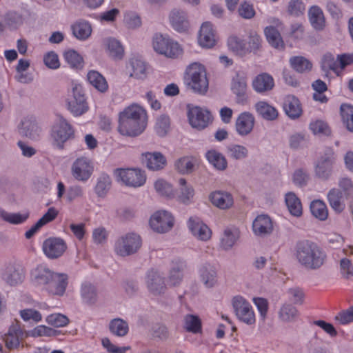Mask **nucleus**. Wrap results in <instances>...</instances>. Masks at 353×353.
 Listing matches in <instances>:
<instances>
[{
  "label": "nucleus",
  "mask_w": 353,
  "mask_h": 353,
  "mask_svg": "<svg viewBox=\"0 0 353 353\" xmlns=\"http://www.w3.org/2000/svg\"><path fill=\"white\" fill-rule=\"evenodd\" d=\"M83 302L88 305H94L97 301L96 288L90 283H83L81 288Z\"/></svg>",
  "instance_id": "41"
},
{
  "label": "nucleus",
  "mask_w": 353,
  "mask_h": 353,
  "mask_svg": "<svg viewBox=\"0 0 353 353\" xmlns=\"http://www.w3.org/2000/svg\"><path fill=\"white\" fill-rule=\"evenodd\" d=\"M188 117L190 125L199 130L206 128L212 117L208 110L198 106L189 108Z\"/></svg>",
  "instance_id": "12"
},
{
  "label": "nucleus",
  "mask_w": 353,
  "mask_h": 353,
  "mask_svg": "<svg viewBox=\"0 0 353 353\" xmlns=\"http://www.w3.org/2000/svg\"><path fill=\"white\" fill-rule=\"evenodd\" d=\"M54 273V272L44 266H37L31 272V281L35 286L41 287L43 290H46Z\"/></svg>",
  "instance_id": "18"
},
{
  "label": "nucleus",
  "mask_w": 353,
  "mask_h": 353,
  "mask_svg": "<svg viewBox=\"0 0 353 353\" xmlns=\"http://www.w3.org/2000/svg\"><path fill=\"white\" fill-rule=\"evenodd\" d=\"M294 256L299 263L307 270H317L325 263L326 254L315 243L308 240L298 241Z\"/></svg>",
  "instance_id": "2"
},
{
  "label": "nucleus",
  "mask_w": 353,
  "mask_h": 353,
  "mask_svg": "<svg viewBox=\"0 0 353 353\" xmlns=\"http://www.w3.org/2000/svg\"><path fill=\"white\" fill-rule=\"evenodd\" d=\"M143 161L151 170L163 169L166 164L165 157L160 152H146L143 154Z\"/></svg>",
  "instance_id": "24"
},
{
  "label": "nucleus",
  "mask_w": 353,
  "mask_h": 353,
  "mask_svg": "<svg viewBox=\"0 0 353 353\" xmlns=\"http://www.w3.org/2000/svg\"><path fill=\"white\" fill-rule=\"evenodd\" d=\"M254 124V116L248 112L239 114L236 121V130L241 136L248 135L251 132Z\"/></svg>",
  "instance_id": "22"
},
{
  "label": "nucleus",
  "mask_w": 353,
  "mask_h": 353,
  "mask_svg": "<svg viewBox=\"0 0 353 353\" xmlns=\"http://www.w3.org/2000/svg\"><path fill=\"white\" fill-rule=\"evenodd\" d=\"M268 43L275 48L283 47V41L279 32L272 26L266 27L264 30Z\"/></svg>",
  "instance_id": "44"
},
{
  "label": "nucleus",
  "mask_w": 353,
  "mask_h": 353,
  "mask_svg": "<svg viewBox=\"0 0 353 353\" xmlns=\"http://www.w3.org/2000/svg\"><path fill=\"white\" fill-rule=\"evenodd\" d=\"M334 152L332 148H327L324 154L317 161L315 165V174L321 179H327L332 172L334 162Z\"/></svg>",
  "instance_id": "13"
},
{
  "label": "nucleus",
  "mask_w": 353,
  "mask_h": 353,
  "mask_svg": "<svg viewBox=\"0 0 353 353\" xmlns=\"http://www.w3.org/2000/svg\"><path fill=\"white\" fill-rule=\"evenodd\" d=\"M0 216L6 221L12 224L22 223L28 217V214L9 213L4 210H0Z\"/></svg>",
  "instance_id": "54"
},
{
  "label": "nucleus",
  "mask_w": 353,
  "mask_h": 353,
  "mask_svg": "<svg viewBox=\"0 0 353 353\" xmlns=\"http://www.w3.org/2000/svg\"><path fill=\"white\" fill-rule=\"evenodd\" d=\"M23 278L24 272L20 265H8L2 274V279L12 286L22 283Z\"/></svg>",
  "instance_id": "20"
},
{
  "label": "nucleus",
  "mask_w": 353,
  "mask_h": 353,
  "mask_svg": "<svg viewBox=\"0 0 353 353\" xmlns=\"http://www.w3.org/2000/svg\"><path fill=\"white\" fill-rule=\"evenodd\" d=\"M172 28L179 32H184L188 30L189 21L186 14L181 10H173L170 15Z\"/></svg>",
  "instance_id": "26"
},
{
  "label": "nucleus",
  "mask_w": 353,
  "mask_h": 353,
  "mask_svg": "<svg viewBox=\"0 0 353 353\" xmlns=\"http://www.w3.org/2000/svg\"><path fill=\"white\" fill-rule=\"evenodd\" d=\"M67 248L65 241L60 238H49L43 244L44 254L50 259H57L63 255Z\"/></svg>",
  "instance_id": "14"
},
{
  "label": "nucleus",
  "mask_w": 353,
  "mask_h": 353,
  "mask_svg": "<svg viewBox=\"0 0 353 353\" xmlns=\"http://www.w3.org/2000/svg\"><path fill=\"white\" fill-rule=\"evenodd\" d=\"M142 240L136 233H128L117 240L114 251L117 254L126 256L137 252L141 248Z\"/></svg>",
  "instance_id": "6"
},
{
  "label": "nucleus",
  "mask_w": 353,
  "mask_h": 353,
  "mask_svg": "<svg viewBox=\"0 0 353 353\" xmlns=\"http://www.w3.org/2000/svg\"><path fill=\"white\" fill-rule=\"evenodd\" d=\"M254 90L259 93H263L273 89L274 81L273 77L268 73L258 74L252 81Z\"/></svg>",
  "instance_id": "25"
},
{
  "label": "nucleus",
  "mask_w": 353,
  "mask_h": 353,
  "mask_svg": "<svg viewBox=\"0 0 353 353\" xmlns=\"http://www.w3.org/2000/svg\"><path fill=\"white\" fill-rule=\"evenodd\" d=\"M21 334V329L17 325L10 327L4 337V341L8 349L13 350L19 347Z\"/></svg>",
  "instance_id": "34"
},
{
  "label": "nucleus",
  "mask_w": 353,
  "mask_h": 353,
  "mask_svg": "<svg viewBox=\"0 0 353 353\" xmlns=\"http://www.w3.org/2000/svg\"><path fill=\"white\" fill-rule=\"evenodd\" d=\"M68 284V276L67 274L54 272L45 290L52 295L63 296Z\"/></svg>",
  "instance_id": "15"
},
{
  "label": "nucleus",
  "mask_w": 353,
  "mask_h": 353,
  "mask_svg": "<svg viewBox=\"0 0 353 353\" xmlns=\"http://www.w3.org/2000/svg\"><path fill=\"white\" fill-rule=\"evenodd\" d=\"M57 335V331L48 326L41 325L35 327L32 330V336H54Z\"/></svg>",
  "instance_id": "62"
},
{
  "label": "nucleus",
  "mask_w": 353,
  "mask_h": 353,
  "mask_svg": "<svg viewBox=\"0 0 353 353\" xmlns=\"http://www.w3.org/2000/svg\"><path fill=\"white\" fill-rule=\"evenodd\" d=\"M112 186V181L109 175L102 173L97 179L94 187L95 193L100 197L105 196Z\"/></svg>",
  "instance_id": "42"
},
{
  "label": "nucleus",
  "mask_w": 353,
  "mask_h": 353,
  "mask_svg": "<svg viewBox=\"0 0 353 353\" xmlns=\"http://www.w3.org/2000/svg\"><path fill=\"white\" fill-rule=\"evenodd\" d=\"M341 116L347 130L353 132V105L343 103L340 108Z\"/></svg>",
  "instance_id": "49"
},
{
  "label": "nucleus",
  "mask_w": 353,
  "mask_h": 353,
  "mask_svg": "<svg viewBox=\"0 0 353 353\" xmlns=\"http://www.w3.org/2000/svg\"><path fill=\"white\" fill-rule=\"evenodd\" d=\"M185 267V263L180 260L173 263V265L168 276V285L175 286L180 283L183 278L182 272Z\"/></svg>",
  "instance_id": "38"
},
{
  "label": "nucleus",
  "mask_w": 353,
  "mask_h": 353,
  "mask_svg": "<svg viewBox=\"0 0 353 353\" xmlns=\"http://www.w3.org/2000/svg\"><path fill=\"white\" fill-rule=\"evenodd\" d=\"M188 85L195 92L205 94L208 89V80L206 71L201 64L194 63L186 70Z\"/></svg>",
  "instance_id": "4"
},
{
  "label": "nucleus",
  "mask_w": 353,
  "mask_h": 353,
  "mask_svg": "<svg viewBox=\"0 0 353 353\" xmlns=\"http://www.w3.org/2000/svg\"><path fill=\"white\" fill-rule=\"evenodd\" d=\"M153 48L157 52L171 59L179 58L183 52L178 42L161 34H157L154 37Z\"/></svg>",
  "instance_id": "5"
},
{
  "label": "nucleus",
  "mask_w": 353,
  "mask_h": 353,
  "mask_svg": "<svg viewBox=\"0 0 353 353\" xmlns=\"http://www.w3.org/2000/svg\"><path fill=\"white\" fill-rule=\"evenodd\" d=\"M210 200L213 205L221 209H227L233 204V198L230 193L215 191L210 194Z\"/></svg>",
  "instance_id": "28"
},
{
  "label": "nucleus",
  "mask_w": 353,
  "mask_h": 353,
  "mask_svg": "<svg viewBox=\"0 0 353 353\" xmlns=\"http://www.w3.org/2000/svg\"><path fill=\"white\" fill-rule=\"evenodd\" d=\"M188 228L192 234L201 241H207L212 235L211 230L198 217H190L188 222Z\"/></svg>",
  "instance_id": "16"
},
{
  "label": "nucleus",
  "mask_w": 353,
  "mask_h": 353,
  "mask_svg": "<svg viewBox=\"0 0 353 353\" xmlns=\"http://www.w3.org/2000/svg\"><path fill=\"white\" fill-rule=\"evenodd\" d=\"M310 211L314 216L325 221L328 216V210L325 203L320 200L313 201L310 204Z\"/></svg>",
  "instance_id": "45"
},
{
  "label": "nucleus",
  "mask_w": 353,
  "mask_h": 353,
  "mask_svg": "<svg viewBox=\"0 0 353 353\" xmlns=\"http://www.w3.org/2000/svg\"><path fill=\"white\" fill-rule=\"evenodd\" d=\"M341 198V192L336 189H332L327 194V199L330 206L336 212H341L343 210Z\"/></svg>",
  "instance_id": "53"
},
{
  "label": "nucleus",
  "mask_w": 353,
  "mask_h": 353,
  "mask_svg": "<svg viewBox=\"0 0 353 353\" xmlns=\"http://www.w3.org/2000/svg\"><path fill=\"white\" fill-rule=\"evenodd\" d=\"M239 230L236 228H226L221 239V246L224 250L230 249L239 237Z\"/></svg>",
  "instance_id": "37"
},
{
  "label": "nucleus",
  "mask_w": 353,
  "mask_h": 353,
  "mask_svg": "<svg viewBox=\"0 0 353 353\" xmlns=\"http://www.w3.org/2000/svg\"><path fill=\"white\" fill-rule=\"evenodd\" d=\"M290 62L292 68L301 73L310 71L312 68V63L301 56L292 57Z\"/></svg>",
  "instance_id": "50"
},
{
  "label": "nucleus",
  "mask_w": 353,
  "mask_h": 353,
  "mask_svg": "<svg viewBox=\"0 0 353 353\" xmlns=\"http://www.w3.org/2000/svg\"><path fill=\"white\" fill-rule=\"evenodd\" d=\"M146 283L148 290L154 296L163 293L165 290V285L163 278L158 272L154 270L148 272L146 277Z\"/></svg>",
  "instance_id": "21"
},
{
  "label": "nucleus",
  "mask_w": 353,
  "mask_h": 353,
  "mask_svg": "<svg viewBox=\"0 0 353 353\" xmlns=\"http://www.w3.org/2000/svg\"><path fill=\"white\" fill-rule=\"evenodd\" d=\"M72 33L74 37L80 40L87 39L92 33V27L88 22L77 21L72 26Z\"/></svg>",
  "instance_id": "39"
},
{
  "label": "nucleus",
  "mask_w": 353,
  "mask_h": 353,
  "mask_svg": "<svg viewBox=\"0 0 353 353\" xmlns=\"http://www.w3.org/2000/svg\"><path fill=\"white\" fill-rule=\"evenodd\" d=\"M72 96L67 99L68 110L74 117L81 116L89 109L85 94L77 86L72 88Z\"/></svg>",
  "instance_id": "8"
},
{
  "label": "nucleus",
  "mask_w": 353,
  "mask_h": 353,
  "mask_svg": "<svg viewBox=\"0 0 353 353\" xmlns=\"http://www.w3.org/2000/svg\"><path fill=\"white\" fill-rule=\"evenodd\" d=\"M115 174L126 185L134 188L143 185L146 180L144 172L139 169H117Z\"/></svg>",
  "instance_id": "9"
},
{
  "label": "nucleus",
  "mask_w": 353,
  "mask_h": 353,
  "mask_svg": "<svg viewBox=\"0 0 353 353\" xmlns=\"http://www.w3.org/2000/svg\"><path fill=\"white\" fill-rule=\"evenodd\" d=\"M147 125V114L137 105H131L120 112L117 130L124 137H135L140 135Z\"/></svg>",
  "instance_id": "1"
},
{
  "label": "nucleus",
  "mask_w": 353,
  "mask_h": 353,
  "mask_svg": "<svg viewBox=\"0 0 353 353\" xmlns=\"http://www.w3.org/2000/svg\"><path fill=\"white\" fill-rule=\"evenodd\" d=\"M309 20L312 27L318 30H323L325 21L322 10L317 6H312L308 12Z\"/></svg>",
  "instance_id": "31"
},
{
  "label": "nucleus",
  "mask_w": 353,
  "mask_h": 353,
  "mask_svg": "<svg viewBox=\"0 0 353 353\" xmlns=\"http://www.w3.org/2000/svg\"><path fill=\"white\" fill-rule=\"evenodd\" d=\"M46 321L54 327H61L68 324L69 319L65 315L55 313L48 315L46 319Z\"/></svg>",
  "instance_id": "59"
},
{
  "label": "nucleus",
  "mask_w": 353,
  "mask_h": 353,
  "mask_svg": "<svg viewBox=\"0 0 353 353\" xmlns=\"http://www.w3.org/2000/svg\"><path fill=\"white\" fill-rule=\"evenodd\" d=\"M65 61L73 68H81L83 65V57L75 50H68L63 54Z\"/></svg>",
  "instance_id": "52"
},
{
  "label": "nucleus",
  "mask_w": 353,
  "mask_h": 353,
  "mask_svg": "<svg viewBox=\"0 0 353 353\" xmlns=\"http://www.w3.org/2000/svg\"><path fill=\"white\" fill-rule=\"evenodd\" d=\"M180 192L177 195L178 200L183 203H188L193 198L194 192L191 186L187 185L185 179H180L179 181Z\"/></svg>",
  "instance_id": "46"
},
{
  "label": "nucleus",
  "mask_w": 353,
  "mask_h": 353,
  "mask_svg": "<svg viewBox=\"0 0 353 353\" xmlns=\"http://www.w3.org/2000/svg\"><path fill=\"white\" fill-rule=\"evenodd\" d=\"M232 306L238 319L247 325H254L256 322L255 314L250 303L241 296L232 299Z\"/></svg>",
  "instance_id": "7"
},
{
  "label": "nucleus",
  "mask_w": 353,
  "mask_h": 353,
  "mask_svg": "<svg viewBox=\"0 0 353 353\" xmlns=\"http://www.w3.org/2000/svg\"><path fill=\"white\" fill-rule=\"evenodd\" d=\"M310 129L314 134L329 135L330 130L327 124L323 121L317 120L310 124Z\"/></svg>",
  "instance_id": "63"
},
{
  "label": "nucleus",
  "mask_w": 353,
  "mask_h": 353,
  "mask_svg": "<svg viewBox=\"0 0 353 353\" xmlns=\"http://www.w3.org/2000/svg\"><path fill=\"white\" fill-rule=\"evenodd\" d=\"M105 50L111 58L120 60L124 56V48L121 43L114 38H108L105 41Z\"/></svg>",
  "instance_id": "29"
},
{
  "label": "nucleus",
  "mask_w": 353,
  "mask_h": 353,
  "mask_svg": "<svg viewBox=\"0 0 353 353\" xmlns=\"http://www.w3.org/2000/svg\"><path fill=\"white\" fill-rule=\"evenodd\" d=\"M256 112L266 120H274L278 117L276 109L265 101H259L255 105Z\"/></svg>",
  "instance_id": "43"
},
{
  "label": "nucleus",
  "mask_w": 353,
  "mask_h": 353,
  "mask_svg": "<svg viewBox=\"0 0 353 353\" xmlns=\"http://www.w3.org/2000/svg\"><path fill=\"white\" fill-rule=\"evenodd\" d=\"M175 168L181 174L190 173L193 170L194 164L190 157H184L179 159L175 162Z\"/></svg>",
  "instance_id": "56"
},
{
  "label": "nucleus",
  "mask_w": 353,
  "mask_h": 353,
  "mask_svg": "<svg viewBox=\"0 0 353 353\" xmlns=\"http://www.w3.org/2000/svg\"><path fill=\"white\" fill-rule=\"evenodd\" d=\"M170 127V119L168 117L161 115L159 117L156 122L155 130L159 136H164Z\"/></svg>",
  "instance_id": "64"
},
{
  "label": "nucleus",
  "mask_w": 353,
  "mask_h": 353,
  "mask_svg": "<svg viewBox=\"0 0 353 353\" xmlns=\"http://www.w3.org/2000/svg\"><path fill=\"white\" fill-rule=\"evenodd\" d=\"M198 42L203 48H210L215 45V33L210 22H204L200 28Z\"/></svg>",
  "instance_id": "19"
},
{
  "label": "nucleus",
  "mask_w": 353,
  "mask_h": 353,
  "mask_svg": "<svg viewBox=\"0 0 353 353\" xmlns=\"http://www.w3.org/2000/svg\"><path fill=\"white\" fill-rule=\"evenodd\" d=\"M39 128L32 117L25 118L19 127V132L21 136L35 139L38 136Z\"/></svg>",
  "instance_id": "30"
},
{
  "label": "nucleus",
  "mask_w": 353,
  "mask_h": 353,
  "mask_svg": "<svg viewBox=\"0 0 353 353\" xmlns=\"http://www.w3.org/2000/svg\"><path fill=\"white\" fill-rule=\"evenodd\" d=\"M283 110L286 114L292 119L298 118L302 114V108L299 100L292 95L285 97L283 103Z\"/></svg>",
  "instance_id": "27"
},
{
  "label": "nucleus",
  "mask_w": 353,
  "mask_h": 353,
  "mask_svg": "<svg viewBox=\"0 0 353 353\" xmlns=\"http://www.w3.org/2000/svg\"><path fill=\"white\" fill-rule=\"evenodd\" d=\"M200 276L207 288H212L216 283V269L210 264L205 265L201 268Z\"/></svg>",
  "instance_id": "36"
},
{
  "label": "nucleus",
  "mask_w": 353,
  "mask_h": 353,
  "mask_svg": "<svg viewBox=\"0 0 353 353\" xmlns=\"http://www.w3.org/2000/svg\"><path fill=\"white\" fill-rule=\"evenodd\" d=\"M109 327L110 332L118 336H125L129 330L128 323L119 318L112 320Z\"/></svg>",
  "instance_id": "47"
},
{
  "label": "nucleus",
  "mask_w": 353,
  "mask_h": 353,
  "mask_svg": "<svg viewBox=\"0 0 353 353\" xmlns=\"http://www.w3.org/2000/svg\"><path fill=\"white\" fill-rule=\"evenodd\" d=\"M89 83L97 90L104 92L108 88V83L103 76L99 72L91 70L87 75Z\"/></svg>",
  "instance_id": "40"
},
{
  "label": "nucleus",
  "mask_w": 353,
  "mask_h": 353,
  "mask_svg": "<svg viewBox=\"0 0 353 353\" xmlns=\"http://www.w3.org/2000/svg\"><path fill=\"white\" fill-rule=\"evenodd\" d=\"M130 65L132 69L131 77L138 79H143L147 77V65L139 58H131L130 59Z\"/></svg>",
  "instance_id": "35"
},
{
  "label": "nucleus",
  "mask_w": 353,
  "mask_h": 353,
  "mask_svg": "<svg viewBox=\"0 0 353 353\" xmlns=\"http://www.w3.org/2000/svg\"><path fill=\"white\" fill-rule=\"evenodd\" d=\"M285 202L290 213L292 216L299 217L302 215L301 202L294 192H290L285 194Z\"/></svg>",
  "instance_id": "32"
},
{
  "label": "nucleus",
  "mask_w": 353,
  "mask_h": 353,
  "mask_svg": "<svg viewBox=\"0 0 353 353\" xmlns=\"http://www.w3.org/2000/svg\"><path fill=\"white\" fill-rule=\"evenodd\" d=\"M299 313L296 308L290 305H283L279 312V319L284 322H291L298 317Z\"/></svg>",
  "instance_id": "51"
},
{
  "label": "nucleus",
  "mask_w": 353,
  "mask_h": 353,
  "mask_svg": "<svg viewBox=\"0 0 353 353\" xmlns=\"http://www.w3.org/2000/svg\"><path fill=\"white\" fill-rule=\"evenodd\" d=\"M252 230L255 235L264 236L273 231V223L270 217L265 214L257 216L252 223Z\"/></svg>",
  "instance_id": "17"
},
{
  "label": "nucleus",
  "mask_w": 353,
  "mask_h": 353,
  "mask_svg": "<svg viewBox=\"0 0 353 353\" xmlns=\"http://www.w3.org/2000/svg\"><path fill=\"white\" fill-rule=\"evenodd\" d=\"M231 89L236 95V103L242 105L247 103V83L244 78L239 77V75L233 78Z\"/></svg>",
  "instance_id": "23"
},
{
  "label": "nucleus",
  "mask_w": 353,
  "mask_h": 353,
  "mask_svg": "<svg viewBox=\"0 0 353 353\" xmlns=\"http://www.w3.org/2000/svg\"><path fill=\"white\" fill-rule=\"evenodd\" d=\"M321 68L324 71L332 70L337 72L339 71L338 59L336 60L332 54L326 53L322 57Z\"/></svg>",
  "instance_id": "55"
},
{
  "label": "nucleus",
  "mask_w": 353,
  "mask_h": 353,
  "mask_svg": "<svg viewBox=\"0 0 353 353\" xmlns=\"http://www.w3.org/2000/svg\"><path fill=\"white\" fill-rule=\"evenodd\" d=\"M150 225L157 232L165 233L172 228L174 217L167 211H158L151 216Z\"/></svg>",
  "instance_id": "10"
},
{
  "label": "nucleus",
  "mask_w": 353,
  "mask_h": 353,
  "mask_svg": "<svg viewBox=\"0 0 353 353\" xmlns=\"http://www.w3.org/2000/svg\"><path fill=\"white\" fill-rule=\"evenodd\" d=\"M20 316L24 321H32L38 323L42 320L41 314L33 309H24L20 311Z\"/></svg>",
  "instance_id": "61"
},
{
  "label": "nucleus",
  "mask_w": 353,
  "mask_h": 353,
  "mask_svg": "<svg viewBox=\"0 0 353 353\" xmlns=\"http://www.w3.org/2000/svg\"><path fill=\"white\" fill-rule=\"evenodd\" d=\"M156 191L161 196L167 198L174 196V191L172 186L163 179L157 180L154 183Z\"/></svg>",
  "instance_id": "58"
},
{
  "label": "nucleus",
  "mask_w": 353,
  "mask_h": 353,
  "mask_svg": "<svg viewBox=\"0 0 353 353\" xmlns=\"http://www.w3.org/2000/svg\"><path fill=\"white\" fill-rule=\"evenodd\" d=\"M75 137L73 126L63 117H59V121L54 123L51 132L52 144L57 148L63 150L65 143L72 140Z\"/></svg>",
  "instance_id": "3"
},
{
  "label": "nucleus",
  "mask_w": 353,
  "mask_h": 353,
  "mask_svg": "<svg viewBox=\"0 0 353 353\" xmlns=\"http://www.w3.org/2000/svg\"><path fill=\"white\" fill-rule=\"evenodd\" d=\"M248 154V149L243 145L232 144L228 147V154L232 159H242L247 157Z\"/></svg>",
  "instance_id": "57"
},
{
  "label": "nucleus",
  "mask_w": 353,
  "mask_h": 353,
  "mask_svg": "<svg viewBox=\"0 0 353 353\" xmlns=\"http://www.w3.org/2000/svg\"><path fill=\"white\" fill-rule=\"evenodd\" d=\"M184 328L186 331L194 334L201 332V319L195 315L188 314L184 318Z\"/></svg>",
  "instance_id": "48"
},
{
  "label": "nucleus",
  "mask_w": 353,
  "mask_h": 353,
  "mask_svg": "<svg viewBox=\"0 0 353 353\" xmlns=\"http://www.w3.org/2000/svg\"><path fill=\"white\" fill-rule=\"evenodd\" d=\"M205 157L208 162L219 170H224L228 166L225 157L216 150H208L205 153Z\"/></svg>",
  "instance_id": "33"
},
{
  "label": "nucleus",
  "mask_w": 353,
  "mask_h": 353,
  "mask_svg": "<svg viewBox=\"0 0 353 353\" xmlns=\"http://www.w3.org/2000/svg\"><path fill=\"white\" fill-rule=\"evenodd\" d=\"M229 48L236 53H241L245 48V41L235 35L230 36L228 39Z\"/></svg>",
  "instance_id": "60"
},
{
  "label": "nucleus",
  "mask_w": 353,
  "mask_h": 353,
  "mask_svg": "<svg viewBox=\"0 0 353 353\" xmlns=\"http://www.w3.org/2000/svg\"><path fill=\"white\" fill-rule=\"evenodd\" d=\"M93 171L92 163L86 157L77 158L72 165V174L78 181H88L92 176Z\"/></svg>",
  "instance_id": "11"
}]
</instances>
